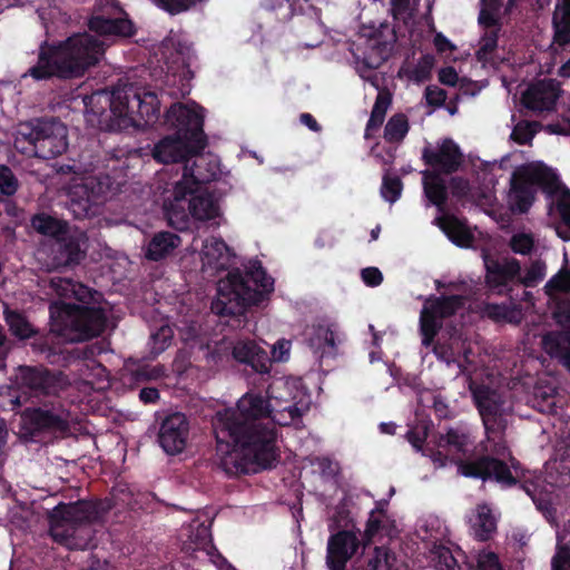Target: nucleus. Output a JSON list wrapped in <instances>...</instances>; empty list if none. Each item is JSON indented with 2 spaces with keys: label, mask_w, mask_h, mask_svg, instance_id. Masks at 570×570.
<instances>
[{
  "label": "nucleus",
  "mask_w": 570,
  "mask_h": 570,
  "mask_svg": "<svg viewBox=\"0 0 570 570\" xmlns=\"http://www.w3.org/2000/svg\"><path fill=\"white\" fill-rule=\"evenodd\" d=\"M403 184L399 176L385 173L382 179L381 195L389 203H395L402 193Z\"/></svg>",
  "instance_id": "51"
},
{
  "label": "nucleus",
  "mask_w": 570,
  "mask_h": 570,
  "mask_svg": "<svg viewBox=\"0 0 570 570\" xmlns=\"http://www.w3.org/2000/svg\"><path fill=\"white\" fill-rule=\"evenodd\" d=\"M88 28L106 39L131 38L137 31L117 0H98L92 16L88 19Z\"/></svg>",
  "instance_id": "13"
},
{
  "label": "nucleus",
  "mask_w": 570,
  "mask_h": 570,
  "mask_svg": "<svg viewBox=\"0 0 570 570\" xmlns=\"http://www.w3.org/2000/svg\"><path fill=\"white\" fill-rule=\"evenodd\" d=\"M180 237L171 232H157L149 239L145 256L148 261L159 262L169 255L180 245Z\"/></svg>",
  "instance_id": "34"
},
{
  "label": "nucleus",
  "mask_w": 570,
  "mask_h": 570,
  "mask_svg": "<svg viewBox=\"0 0 570 570\" xmlns=\"http://www.w3.org/2000/svg\"><path fill=\"white\" fill-rule=\"evenodd\" d=\"M546 275V263L542 259H535L525 269L524 275H522V272L520 273L519 286L521 285L524 288L535 287L540 282L544 279Z\"/></svg>",
  "instance_id": "47"
},
{
  "label": "nucleus",
  "mask_w": 570,
  "mask_h": 570,
  "mask_svg": "<svg viewBox=\"0 0 570 570\" xmlns=\"http://www.w3.org/2000/svg\"><path fill=\"white\" fill-rule=\"evenodd\" d=\"M478 570H502L495 553L482 551L478 554Z\"/></svg>",
  "instance_id": "64"
},
{
  "label": "nucleus",
  "mask_w": 570,
  "mask_h": 570,
  "mask_svg": "<svg viewBox=\"0 0 570 570\" xmlns=\"http://www.w3.org/2000/svg\"><path fill=\"white\" fill-rule=\"evenodd\" d=\"M520 465H458V473L465 478L495 481L503 487L518 482Z\"/></svg>",
  "instance_id": "28"
},
{
  "label": "nucleus",
  "mask_w": 570,
  "mask_h": 570,
  "mask_svg": "<svg viewBox=\"0 0 570 570\" xmlns=\"http://www.w3.org/2000/svg\"><path fill=\"white\" fill-rule=\"evenodd\" d=\"M473 535L480 541L489 540L497 531V517L488 504H479L471 520Z\"/></svg>",
  "instance_id": "39"
},
{
  "label": "nucleus",
  "mask_w": 570,
  "mask_h": 570,
  "mask_svg": "<svg viewBox=\"0 0 570 570\" xmlns=\"http://www.w3.org/2000/svg\"><path fill=\"white\" fill-rule=\"evenodd\" d=\"M423 189L429 202L443 212L448 202L449 193L444 179L439 173L425 170L423 173Z\"/></svg>",
  "instance_id": "38"
},
{
  "label": "nucleus",
  "mask_w": 570,
  "mask_h": 570,
  "mask_svg": "<svg viewBox=\"0 0 570 570\" xmlns=\"http://www.w3.org/2000/svg\"><path fill=\"white\" fill-rule=\"evenodd\" d=\"M274 292V278L271 277L258 259H252L245 273L239 268L228 271L217 284V296L210 309L234 328H243L247 323L246 313L252 306L268 301Z\"/></svg>",
  "instance_id": "4"
},
{
  "label": "nucleus",
  "mask_w": 570,
  "mask_h": 570,
  "mask_svg": "<svg viewBox=\"0 0 570 570\" xmlns=\"http://www.w3.org/2000/svg\"><path fill=\"white\" fill-rule=\"evenodd\" d=\"M151 494L135 492L126 483H117L111 491L112 503L105 507V511L112 507L129 508L131 510L144 509L145 503L149 500Z\"/></svg>",
  "instance_id": "36"
},
{
  "label": "nucleus",
  "mask_w": 570,
  "mask_h": 570,
  "mask_svg": "<svg viewBox=\"0 0 570 570\" xmlns=\"http://www.w3.org/2000/svg\"><path fill=\"white\" fill-rule=\"evenodd\" d=\"M71 412L61 401L28 407L22 414V435L32 442L66 438L71 433Z\"/></svg>",
  "instance_id": "10"
},
{
  "label": "nucleus",
  "mask_w": 570,
  "mask_h": 570,
  "mask_svg": "<svg viewBox=\"0 0 570 570\" xmlns=\"http://www.w3.org/2000/svg\"><path fill=\"white\" fill-rule=\"evenodd\" d=\"M434 66V57L431 55H424L419 60L417 65L413 69V78L419 81H426L431 78V71Z\"/></svg>",
  "instance_id": "61"
},
{
  "label": "nucleus",
  "mask_w": 570,
  "mask_h": 570,
  "mask_svg": "<svg viewBox=\"0 0 570 570\" xmlns=\"http://www.w3.org/2000/svg\"><path fill=\"white\" fill-rule=\"evenodd\" d=\"M341 343L336 325L317 324L313 326L307 337V344L318 358L335 356Z\"/></svg>",
  "instance_id": "31"
},
{
  "label": "nucleus",
  "mask_w": 570,
  "mask_h": 570,
  "mask_svg": "<svg viewBox=\"0 0 570 570\" xmlns=\"http://www.w3.org/2000/svg\"><path fill=\"white\" fill-rule=\"evenodd\" d=\"M464 303L462 295L429 296L420 313L422 345L431 346L443 326V320L455 315Z\"/></svg>",
  "instance_id": "14"
},
{
  "label": "nucleus",
  "mask_w": 570,
  "mask_h": 570,
  "mask_svg": "<svg viewBox=\"0 0 570 570\" xmlns=\"http://www.w3.org/2000/svg\"><path fill=\"white\" fill-rule=\"evenodd\" d=\"M433 556V562L439 570H455L456 561L448 548L436 547Z\"/></svg>",
  "instance_id": "60"
},
{
  "label": "nucleus",
  "mask_w": 570,
  "mask_h": 570,
  "mask_svg": "<svg viewBox=\"0 0 570 570\" xmlns=\"http://www.w3.org/2000/svg\"><path fill=\"white\" fill-rule=\"evenodd\" d=\"M433 463L473 462L475 441L470 429L462 423L445 428L433 435Z\"/></svg>",
  "instance_id": "12"
},
{
  "label": "nucleus",
  "mask_w": 570,
  "mask_h": 570,
  "mask_svg": "<svg viewBox=\"0 0 570 570\" xmlns=\"http://www.w3.org/2000/svg\"><path fill=\"white\" fill-rule=\"evenodd\" d=\"M391 12L394 20L409 23L413 19L411 0H391Z\"/></svg>",
  "instance_id": "58"
},
{
  "label": "nucleus",
  "mask_w": 570,
  "mask_h": 570,
  "mask_svg": "<svg viewBox=\"0 0 570 570\" xmlns=\"http://www.w3.org/2000/svg\"><path fill=\"white\" fill-rule=\"evenodd\" d=\"M396 35L390 30L387 35L380 32L368 39L367 46L361 57H357L358 66L362 69L373 71L380 68L394 51Z\"/></svg>",
  "instance_id": "24"
},
{
  "label": "nucleus",
  "mask_w": 570,
  "mask_h": 570,
  "mask_svg": "<svg viewBox=\"0 0 570 570\" xmlns=\"http://www.w3.org/2000/svg\"><path fill=\"white\" fill-rule=\"evenodd\" d=\"M272 412L269 399L255 392L244 394L236 409L218 411L212 424L219 463H278L277 430L258 422Z\"/></svg>",
  "instance_id": "1"
},
{
  "label": "nucleus",
  "mask_w": 570,
  "mask_h": 570,
  "mask_svg": "<svg viewBox=\"0 0 570 570\" xmlns=\"http://www.w3.org/2000/svg\"><path fill=\"white\" fill-rule=\"evenodd\" d=\"M207 1L208 0H154L157 7L171 16L189 11Z\"/></svg>",
  "instance_id": "50"
},
{
  "label": "nucleus",
  "mask_w": 570,
  "mask_h": 570,
  "mask_svg": "<svg viewBox=\"0 0 570 570\" xmlns=\"http://www.w3.org/2000/svg\"><path fill=\"white\" fill-rule=\"evenodd\" d=\"M553 40L552 46L564 49L570 46V10L556 6L552 16Z\"/></svg>",
  "instance_id": "43"
},
{
  "label": "nucleus",
  "mask_w": 570,
  "mask_h": 570,
  "mask_svg": "<svg viewBox=\"0 0 570 570\" xmlns=\"http://www.w3.org/2000/svg\"><path fill=\"white\" fill-rule=\"evenodd\" d=\"M500 28L493 30H484L479 41V48L475 51V58L479 62L485 63L490 60L491 55L498 48Z\"/></svg>",
  "instance_id": "46"
},
{
  "label": "nucleus",
  "mask_w": 570,
  "mask_h": 570,
  "mask_svg": "<svg viewBox=\"0 0 570 570\" xmlns=\"http://www.w3.org/2000/svg\"><path fill=\"white\" fill-rule=\"evenodd\" d=\"M233 254L228 245L222 238L210 237L204 242L202 249L203 264L215 271L228 268Z\"/></svg>",
  "instance_id": "33"
},
{
  "label": "nucleus",
  "mask_w": 570,
  "mask_h": 570,
  "mask_svg": "<svg viewBox=\"0 0 570 570\" xmlns=\"http://www.w3.org/2000/svg\"><path fill=\"white\" fill-rule=\"evenodd\" d=\"M395 557L384 547H376L366 559L368 570H394Z\"/></svg>",
  "instance_id": "48"
},
{
  "label": "nucleus",
  "mask_w": 570,
  "mask_h": 570,
  "mask_svg": "<svg viewBox=\"0 0 570 570\" xmlns=\"http://www.w3.org/2000/svg\"><path fill=\"white\" fill-rule=\"evenodd\" d=\"M485 440L475 444L472 463H520L511 453L503 438V431H485Z\"/></svg>",
  "instance_id": "25"
},
{
  "label": "nucleus",
  "mask_w": 570,
  "mask_h": 570,
  "mask_svg": "<svg viewBox=\"0 0 570 570\" xmlns=\"http://www.w3.org/2000/svg\"><path fill=\"white\" fill-rule=\"evenodd\" d=\"M21 382L36 395H51L62 389L63 374L43 366H24L21 368Z\"/></svg>",
  "instance_id": "23"
},
{
  "label": "nucleus",
  "mask_w": 570,
  "mask_h": 570,
  "mask_svg": "<svg viewBox=\"0 0 570 570\" xmlns=\"http://www.w3.org/2000/svg\"><path fill=\"white\" fill-rule=\"evenodd\" d=\"M424 97L429 106L440 108L445 104L448 95L444 89L431 85L425 88Z\"/></svg>",
  "instance_id": "63"
},
{
  "label": "nucleus",
  "mask_w": 570,
  "mask_h": 570,
  "mask_svg": "<svg viewBox=\"0 0 570 570\" xmlns=\"http://www.w3.org/2000/svg\"><path fill=\"white\" fill-rule=\"evenodd\" d=\"M105 505L88 501L58 504L50 512V535L68 549L83 550L89 544V532L80 525L96 520Z\"/></svg>",
  "instance_id": "7"
},
{
  "label": "nucleus",
  "mask_w": 570,
  "mask_h": 570,
  "mask_svg": "<svg viewBox=\"0 0 570 570\" xmlns=\"http://www.w3.org/2000/svg\"><path fill=\"white\" fill-rule=\"evenodd\" d=\"M159 377V371L149 365H139L125 376L129 385H139Z\"/></svg>",
  "instance_id": "53"
},
{
  "label": "nucleus",
  "mask_w": 570,
  "mask_h": 570,
  "mask_svg": "<svg viewBox=\"0 0 570 570\" xmlns=\"http://www.w3.org/2000/svg\"><path fill=\"white\" fill-rule=\"evenodd\" d=\"M535 186H541L550 195L558 191L559 179L548 168L522 167L511 178V200L513 209L527 214L535 200Z\"/></svg>",
  "instance_id": "11"
},
{
  "label": "nucleus",
  "mask_w": 570,
  "mask_h": 570,
  "mask_svg": "<svg viewBox=\"0 0 570 570\" xmlns=\"http://www.w3.org/2000/svg\"><path fill=\"white\" fill-rule=\"evenodd\" d=\"M181 535L185 537L183 549L186 552L195 553L196 558H199L200 554L208 557L214 563H218L214 559L216 557L215 547L212 543V534L208 527L205 524L189 525Z\"/></svg>",
  "instance_id": "32"
},
{
  "label": "nucleus",
  "mask_w": 570,
  "mask_h": 570,
  "mask_svg": "<svg viewBox=\"0 0 570 570\" xmlns=\"http://www.w3.org/2000/svg\"><path fill=\"white\" fill-rule=\"evenodd\" d=\"M410 126L407 117L404 114L393 115L384 128V139L387 142H400L409 132Z\"/></svg>",
  "instance_id": "45"
},
{
  "label": "nucleus",
  "mask_w": 570,
  "mask_h": 570,
  "mask_svg": "<svg viewBox=\"0 0 570 570\" xmlns=\"http://www.w3.org/2000/svg\"><path fill=\"white\" fill-rule=\"evenodd\" d=\"M153 338V350L156 353L164 352L173 340V331L168 326H161L156 333L151 335Z\"/></svg>",
  "instance_id": "62"
},
{
  "label": "nucleus",
  "mask_w": 570,
  "mask_h": 570,
  "mask_svg": "<svg viewBox=\"0 0 570 570\" xmlns=\"http://www.w3.org/2000/svg\"><path fill=\"white\" fill-rule=\"evenodd\" d=\"M196 168H185V174L183 175L181 180L175 184L173 190V200L169 204L165 205V214L168 220V224L177 230H185L189 225V216L190 213L187 204V195L193 190L188 184V177L193 178V181L196 184L199 183H209L217 178L216 166L210 169L204 171L202 170V165L196 164Z\"/></svg>",
  "instance_id": "15"
},
{
  "label": "nucleus",
  "mask_w": 570,
  "mask_h": 570,
  "mask_svg": "<svg viewBox=\"0 0 570 570\" xmlns=\"http://www.w3.org/2000/svg\"><path fill=\"white\" fill-rule=\"evenodd\" d=\"M462 157L460 147L450 138L444 139L438 150L425 147L422 151V159L425 165L438 168L446 175L453 174L459 169Z\"/></svg>",
  "instance_id": "27"
},
{
  "label": "nucleus",
  "mask_w": 570,
  "mask_h": 570,
  "mask_svg": "<svg viewBox=\"0 0 570 570\" xmlns=\"http://www.w3.org/2000/svg\"><path fill=\"white\" fill-rule=\"evenodd\" d=\"M362 542L352 530H342L327 540L325 564L328 570H345L347 562L356 554Z\"/></svg>",
  "instance_id": "21"
},
{
  "label": "nucleus",
  "mask_w": 570,
  "mask_h": 570,
  "mask_svg": "<svg viewBox=\"0 0 570 570\" xmlns=\"http://www.w3.org/2000/svg\"><path fill=\"white\" fill-rule=\"evenodd\" d=\"M49 287L60 297L49 304L51 334L68 343H81L105 332L108 315L100 306V292L59 276L50 278Z\"/></svg>",
  "instance_id": "2"
},
{
  "label": "nucleus",
  "mask_w": 570,
  "mask_h": 570,
  "mask_svg": "<svg viewBox=\"0 0 570 570\" xmlns=\"http://www.w3.org/2000/svg\"><path fill=\"white\" fill-rule=\"evenodd\" d=\"M108 189V185L96 177L75 185L69 191V209L73 217L83 219L97 215Z\"/></svg>",
  "instance_id": "18"
},
{
  "label": "nucleus",
  "mask_w": 570,
  "mask_h": 570,
  "mask_svg": "<svg viewBox=\"0 0 570 570\" xmlns=\"http://www.w3.org/2000/svg\"><path fill=\"white\" fill-rule=\"evenodd\" d=\"M164 117L165 124L175 131L155 144L151 151L154 159L160 164L183 163L184 169L187 167L188 170L196 168L195 163L200 164L204 171L216 166L218 171L217 161L208 160L203 155L208 144L204 131V116L195 108L176 102Z\"/></svg>",
  "instance_id": "3"
},
{
  "label": "nucleus",
  "mask_w": 570,
  "mask_h": 570,
  "mask_svg": "<svg viewBox=\"0 0 570 570\" xmlns=\"http://www.w3.org/2000/svg\"><path fill=\"white\" fill-rule=\"evenodd\" d=\"M88 238L81 230L70 228L63 236L56 238L50 247L55 267H69L80 264L86 256L83 246Z\"/></svg>",
  "instance_id": "20"
},
{
  "label": "nucleus",
  "mask_w": 570,
  "mask_h": 570,
  "mask_svg": "<svg viewBox=\"0 0 570 570\" xmlns=\"http://www.w3.org/2000/svg\"><path fill=\"white\" fill-rule=\"evenodd\" d=\"M566 532H557V552L552 558V570H570V544L562 543Z\"/></svg>",
  "instance_id": "52"
},
{
  "label": "nucleus",
  "mask_w": 570,
  "mask_h": 570,
  "mask_svg": "<svg viewBox=\"0 0 570 570\" xmlns=\"http://www.w3.org/2000/svg\"><path fill=\"white\" fill-rule=\"evenodd\" d=\"M483 264L485 268L484 283L487 288L498 295L511 296L513 287L519 286V277L522 266L514 257H495L483 250Z\"/></svg>",
  "instance_id": "16"
},
{
  "label": "nucleus",
  "mask_w": 570,
  "mask_h": 570,
  "mask_svg": "<svg viewBox=\"0 0 570 570\" xmlns=\"http://www.w3.org/2000/svg\"><path fill=\"white\" fill-rule=\"evenodd\" d=\"M188 184L193 190L187 195V207L191 215L197 220L206 222L215 219L219 216V205L215 196L207 191L202 190V185L206 183L196 184L193 178L188 177Z\"/></svg>",
  "instance_id": "29"
},
{
  "label": "nucleus",
  "mask_w": 570,
  "mask_h": 570,
  "mask_svg": "<svg viewBox=\"0 0 570 570\" xmlns=\"http://www.w3.org/2000/svg\"><path fill=\"white\" fill-rule=\"evenodd\" d=\"M436 225L448 238L460 247H469L474 237L464 222L454 215H444L435 218Z\"/></svg>",
  "instance_id": "35"
},
{
  "label": "nucleus",
  "mask_w": 570,
  "mask_h": 570,
  "mask_svg": "<svg viewBox=\"0 0 570 570\" xmlns=\"http://www.w3.org/2000/svg\"><path fill=\"white\" fill-rule=\"evenodd\" d=\"M234 360L246 364L258 374H268L272 366V358L267 352L253 341H238L232 350Z\"/></svg>",
  "instance_id": "30"
},
{
  "label": "nucleus",
  "mask_w": 570,
  "mask_h": 570,
  "mask_svg": "<svg viewBox=\"0 0 570 570\" xmlns=\"http://www.w3.org/2000/svg\"><path fill=\"white\" fill-rule=\"evenodd\" d=\"M14 146L38 158L52 159L67 150L68 128L57 118H36L19 126Z\"/></svg>",
  "instance_id": "9"
},
{
  "label": "nucleus",
  "mask_w": 570,
  "mask_h": 570,
  "mask_svg": "<svg viewBox=\"0 0 570 570\" xmlns=\"http://www.w3.org/2000/svg\"><path fill=\"white\" fill-rule=\"evenodd\" d=\"M560 196L557 200V210L563 225L570 228V189L559 183Z\"/></svg>",
  "instance_id": "59"
},
{
  "label": "nucleus",
  "mask_w": 570,
  "mask_h": 570,
  "mask_svg": "<svg viewBox=\"0 0 570 570\" xmlns=\"http://www.w3.org/2000/svg\"><path fill=\"white\" fill-rule=\"evenodd\" d=\"M509 246L514 254L530 255L535 246L534 237L527 233H517L511 236Z\"/></svg>",
  "instance_id": "54"
},
{
  "label": "nucleus",
  "mask_w": 570,
  "mask_h": 570,
  "mask_svg": "<svg viewBox=\"0 0 570 570\" xmlns=\"http://www.w3.org/2000/svg\"><path fill=\"white\" fill-rule=\"evenodd\" d=\"M30 225L38 234L51 237L53 240L59 236H63L70 228L67 220L59 219L47 213L35 214L30 219Z\"/></svg>",
  "instance_id": "40"
},
{
  "label": "nucleus",
  "mask_w": 570,
  "mask_h": 570,
  "mask_svg": "<svg viewBox=\"0 0 570 570\" xmlns=\"http://www.w3.org/2000/svg\"><path fill=\"white\" fill-rule=\"evenodd\" d=\"M482 8L479 13L478 22L484 30H493L494 28H502L500 22L499 12L501 9H494L489 6L487 1H481Z\"/></svg>",
  "instance_id": "55"
},
{
  "label": "nucleus",
  "mask_w": 570,
  "mask_h": 570,
  "mask_svg": "<svg viewBox=\"0 0 570 570\" xmlns=\"http://www.w3.org/2000/svg\"><path fill=\"white\" fill-rule=\"evenodd\" d=\"M485 315L494 322L520 324L523 318L522 307L519 303H488L484 306Z\"/></svg>",
  "instance_id": "42"
},
{
  "label": "nucleus",
  "mask_w": 570,
  "mask_h": 570,
  "mask_svg": "<svg viewBox=\"0 0 570 570\" xmlns=\"http://www.w3.org/2000/svg\"><path fill=\"white\" fill-rule=\"evenodd\" d=\"M430 426L426 422H419L417 424L411 426L406 434L405 439L413 446L416 452H422L424 455H433L434 448L429 449L426 444V440L429 436Z\"/></svg>",
  "instance_id": "44"
},
{
  "label": "nucleus",
  "mask_w": 570,
  "mask_h": 570,
  "mask_svg": "<svg viewBox=\"0 0 570 570\" xmlns=\"http://www.w3.org/2000/svg\"><path fill=\"white\" fill-rule=\"evenodd\" d=\"M392 101L393 95L387 88L384 87V89H381L377 92L370 118L365 127V139H371L373 137V134L382 127L385 120L386 112L392 105Z\"/></svg>",
  "instance_id": "37"
},
{
  "label": "nucleus",
  "mask_w": 570,
  "mask_h": 570,
  "mask_svg": "<svg viewBox=\"0 0 570 570\" xmlns=\"http://www.w3.org/2000/svg\"><path fill=\"white\" fill-rule=\"evenodd\" d=\"M396 533L397 529L394 521L385 513L380 503L376 509L371 511L365 535L371 540L375 535L392 538Z\"/></svg>",
  "instance_id": "41"
},
{
  "label": "nucleus",
  "mask_w": 570,
  "mask_h": 570,
  "mask_svg": "<svg viewBox=\"0 0 570 570\" xmlns=\"http://www.w3.org/2000/svg\"><path fill=\"white\" fill-rule=\"evenodd\" d=\"M562 90L556 79H543L531 86L523 95L525 108L534 111H551L554 109Z\"/></svg>",
  "instance_id": "26"
},
{
  "label": "nucleus",
  "mask_w": 570,
  "mask_h": 570,
  "mask_svg": "<svg viewBox=\"0 0 570 570\" xmlns=\"http://www.w3.org/2000/svg\"><path fill=\"white\" fill-rule=\"evenodd\" d=\"M473 402L480 413L484 430L504 431L507 421L504 419V395L497 389L473 380L469 382Z\"/></svg>",
  "instance_id": "17"
},
{
  "label": "nucleus",
  "mask_w": 570,
  "mask_h": 570,
  "mask_svg": "<svg viewBox=\"0 0 570 570\" xmlns=\"http://www.w3.org/2000/svg\"><path fill=\"white\" fill-rule=\"evenodd\" d=\"M416 532L423 539L436 538L441 533V522L438 517L428 515L421 518L416 524Z\"/></svg>",
  "instance_id": "56"
},
{
  "label": "nucleus",
  "mask_w": 570,
  "mask_h": 570,
  "mask_svg": "<svg viewBox=\"0 0 570 570\" xmlns=\"http://www.w3.org/2000/svg\"><path fill=\"white\" fill-rule=\"evenodd\" d=\"M105 50V42L88 32L73 33L62 41L45 40L38 48L37 63L27 75L36 81L79 78L100 61Z\"/></svg>",
  "instance_id": "5"
},
{
  "label": "nucleus",
  "mask_w": 570,
  "mask_h": 570,
  "mask_svg": "<svg viewBox=\"0 0 570 570\" xmlns=\"http://www.w3.org/2000/svg\"><path fill=\"white\" fill-rule=\"evenodd\" d=\"M546 295L552 297L557 293L570 292V268H561L543 287Z\"/></svg>",
  "instance_id": "49"
},
{
  "label": "nucleus",
  "mask_w": 570,
  "mask_h": 570,
  "mask_svg": "<svg viewBox=\"0 0 570 570\" xmlns=\"http://www.w3.org/2000/svg\"><path fill=\"white\" fill-rule=\"evenodd\" d=\"M188 433L189 422L186 415L180 412L171 413L160 423L159 445L169 455L179 454L186 448Z\"/></svg>",
  "instance_id": "22"
},
{
  "label": "nucleus",
  "mask_w": 570,
  "mask_h": 570,
  "mask_svg": "<svg viewBox=\"0 0 570 570\" xmlns=\"http://www.w3.org/2000/svg\"><path fill=\"white\" fill-rule=\"evenodd\" d=\"M86 108L102 116L107 109L111 114L109 130L129 127L154 126L160 117V101L153 91L139 90L132 85L115 88L112 91H97L85 98Z\"/></svg>",
  "instance_id": "6"
},
{
  "label": "nucleus",
  "mask_w": 570,
  "mask_h": 570,
  "mask_svg": "<svg viewBox=\"0 0 570 570\" xmlns=\"http://www.w3.org/2000/svg\"><path fill=\"white\" fill-rule=\"evenodd\" d=\"M19 183L12 169L7 165H0V193L12 196L17 193Z\"/></svg>",
  "instance_id": "57"
},
{
  "label": "nucleus",
  "mask_w": 570,
  "mask_h": 570,
  "mask_svg": "<svg viewBox=\"0 0 570 570\" xmlns=\"http://www.w3.org/2000/svg\"><path fill=\"white\" fill-rule=\"evenodd\" d=\"M2 315L10 334L18 341L33 338L30 344L32 352L40 355L49 364L68 367L81 358L79 350L69 348L63 343L55 342L50 335H39L38 330L28 320L24 312L13 309L4 304Z\"/></svg>",
  "instance_id": "8"
},
{
  "label": "nucleus",
  "mask_w": 570,
  "mask_h": 570,
  "mask_svg": "<svg viewBox=\"0 0 570 570\" xmlns=\"http://www.w3.org/2000/svg\"><path fill=\"white\" fill-rule=\"evenodd\" d=\"M556 320L563 328L543 335L542 346L551 357L558 358L570 373V303L558 307Z\"/></svg>",
  "instance_id": "19"
}]
</instances>
